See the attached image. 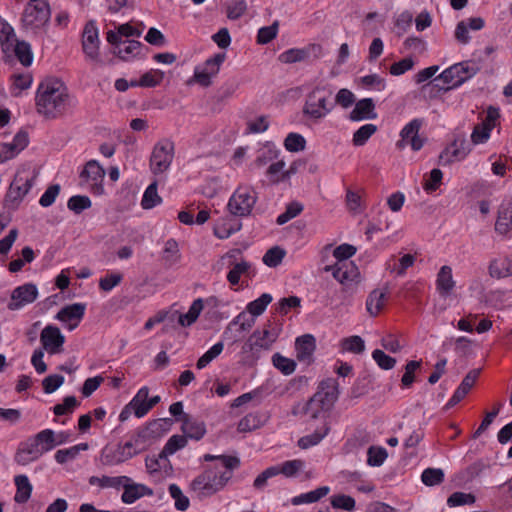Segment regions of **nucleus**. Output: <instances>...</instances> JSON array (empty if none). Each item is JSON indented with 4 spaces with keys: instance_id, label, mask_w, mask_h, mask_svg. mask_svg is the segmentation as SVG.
<instances>
[{
    "instance_id": "nucleus-1",
    "label": "nucleus",
    "mask_w": 512,
    "mask_h": 512,
    "mask_svg": "<svg viewBox=\"0 0 512 512\" xmlns=\"http://www.w3.org/2000/svg\"><path fill=\"white\" fill-rule=\"evenodd\" d=\"M204 460L212 463L207 465L194 480L202 496L211 495L223 489L232 478L234 470L240 466V459L231 455L206 454Z\"/></svg>"
},
{
    "instance_id": "nucleus-2",
    "label": "nucleus",
    "mask_w": 512,
    "mask_h": 512,
    "mask_svg": "<svg viewBox=\"0 0 512 512\" xmlns=\"http://www.w3.org/2000/svg\"><path fill=\"white\" fill-rule=\"evenodd\" d=\"M480 71V67L473 61H462L455 63L445 69L440 75L433 78L423 86V92L431 96L444 94L454 88L461 86Z\"/></svg>"
},
{
    "instance_id": "nucleus-3",
    "label": "nucleus",
    "mask_w": 512,
    "mask_h": 512,
    "mask_svg": "<svg viewBox=\"0 0 512 512\" xmlns=\"http://www.w3.org/2000/svg\"><path fill=\"white\" fill-rule=\"evenodd\" d=\"M339 396V383L327 378L320 382L317 392L306 404V413L311 419H328V413Z\"/></svg>"
},
{
    "instance_id": "nucleus-4",
    "label": "nucleus",
    "mask_w": 512,
    "mask_h": 512,
    "mask_svg": "<svg viewBox=\"0 0 512 512\" xmlns=\"http://www.w3.org/2000/svg\"><path fill=\"white\" fill-rule=\"evenodd\" d=\"M51 17L48 3H27L21 17V23L25 30L37 33L45 27Z\"/></svg>"
},
{
    "instance_id": "nucleus-5",
    "label": "nucleus",
    "mask_w": 512,
    "mask_h": 512,
    "mask_svg": "<svg viewBox=\"0 0 512 512\" xmlns=\"http://www.w3.org/2000/svg\"><path fill=\"white\" fill-rule=\"evenodd\" d=\"M256 199V193L251 186L240 185L231 195L228 201V209L234 216H247L251 213Z\"/></svg>"
},
{
    "instance_id": "nucleus-6",
    "label": "nucleus",
    "mask_w": 512,
    "mask_h": 512,
    "mask_svg": "<svg viewBox=\"0 0 512 512\" xmlns=\"http://www.w3.org/2000/svg\"><path fill=\"white\" fill-rule=\"evenodd\" d=\"M356 98H307L304 114L310 119L325 117L338 103L344 108L350 107Z\"/></svg>"
},
{
    "instance_id": "nucleus-7",
    "label": "nucleus",
    "mask_w": 512,
    "mask_h": 512,
    "mask_svg": "<svg viewBox=\"0 0 512 512\" xmlns=\"http://www.w3.org/2000/svg\"><path fill=\"white\" fill-rule=\"evenodd\" d=\"M282 332V324L276 321H268L262 330H255L250 338V350L254 352L268 351L277 341Z\"/></svg>"
},
{
    "instance_id": "nucleus-8",
    "label": "nucleus",
    "mask_w": 512,
    "mask_h": 512,
    "mask_svg": "<svg viewBox=\"0 0 512 512\" xmlns=\"http://www.w3.org/2000/svg\"><path fill=\"white\" fill-rule=\"evenodd\" d=\"M174 158V144L168 139L158 141L152 150L149 167L153 174L166 172Z\"/></svg>"
},
{
    "instance_id": "nucleus-9",
    "label": "nucleus",
    "mask_w": 512,
    "mask_h": 512,
    "mask_svg": "<svg viewBox=\"0 0 512 512\" xmlns=\"http://www.w3.org/2000/svg\"><path fill=\"white\" fill-rule=\"evenodd\" d=\"M325 270L331 272L334 279L347 288L357 285L361 280L359 268L353 261H336Z\"/></svg>"
},
{
    "instance_id": "nucleus-10",
    "label": "nucleus",
    "mask_w": 512,
    "mask_h": 512,
    "mask_svg": "<svg viewBox=\"0 0 512 512\" xmlns=\"http://www.w3.org/2000/svg\"><path fill=\"white\" fill-rule=\"evenodd\" d=\"M499 118V109L493 106L488 107L485 118L479 124L475 125L472 130L470 136L471 142L474 145L486 143L491 136L492 130L496 127Z\"/></svg>"
},
{
    "instance_id": "nucleus-11",
    "label": "nucleus",
    "mask_w": 512,
    "mask_h": 512,
    "mask_svg": "<svg viewBox=\"0 0 512 512\" xmlns=\"http://www.w3.org/2000/svg\"><path fill=\"white\" fill-rule=\"evenodd\" d=\"M104 176L105 171L103 167L96 160H90L80 172L79 178L81 185L88 186L94 194H101Z\"/></svg>"
},
{
    "instance_id": "nucleus-12",
    "label": "nucleus",
    "mask_w": 512,
    "mask_h": 512,
    "mask_svg": "<svg viewBox=\"0 0 512 512\" xmlns=\"http://www.w3.org/2000/svg\"><path fill=\"white\" fill-rule=\"evenodd\" d=\"M38 114L46 119H55L71 108L69 98H35Z\"/></svg>"
},
{
    "instance_id": "nucleus-13",
    "label": "nucleus",
    "mask_w": 512,
    "mask_h": 512,
    "mask_svg": "<svg viewBox=\"0 0 512 512\" xmlns=\"http://www.w3.org/2000/svg\"><path fill=\"white\" fill-rule=\"evenodd\" d=\"M422 122L419 119H413L407 123L400 131V140L397 141L396 147L400 150L406 146H410L413 151L422 149L425 139L419 136V130Z\"/></svg>"
},
{
    "instance_id": "nucleus-14",
    "label": "nucleus",
    "mask_w": 512,
    "mask_h": 512,
    "mask_svg": "<svg viewBox=\"0 0 512 512\" xmlns=\"http://www.w3.org/2000/svg\"><path fill=\"white\" fill-rule=\"evenodd\" d=\"M38 297V289L33 283H25L13 289L7 308L17 311L33 303Z\"/></svg>"
},
{
    "instance_id": "nucleus-15",
    "label": "nucleus",
    "mask_w": 512,
    "mask_h": 512,
    "mask_svg": "<svg viewBox=\"0 0 512 512\" xmlns=\"http://www.w3.org/2000/svg\"><path fill=\"white\" fill-rule=\"evenodd\" d=\"M138 454L134 449V444L127 441L122 445H118L115 449L105 448L101 454V462L105 466H115L121 464Z\"/></svg>"
},
{
    "instance_id": "nucleus-16",
    "label": "nucleus",
    "mask_w": 512,
    "mask_h": 512,
    "mask_svg": "<svg viewBox=\"0 0 512 512\" xmlns=\"http://www.w3.org/2000/svg\"><path fill=\"white\" fill-rule=\"evenodd\" d=\"M99 31L94 20L88 21L82 33V48L85 55L96 61L99 58Z\"/></svg>"
},
{
    "instance_id": "nucleus-17",
    "label": "nucleus",
    "mask_w": 512,
    "mask_h": 512,
    "mask_svg": "<svg viewBox=\"0 0 512 512\" xmlns=\"http://www.w3.org/2000/svg\"><path fill=\"white\" fill-rule=\"evenodd\" d=\"M42 456L38 444L34 436L28 437L26 440L19 443L14 461L21 466H26L31 462L37 461Z\"/></svg>"
},
{
    "instance_id": "nucleus-18",
    "label": "nucleus",
    "mask_w": 512,
    "mask_h": 512,
    "mask_svg": "<svg viewBox=\"0 0 512 512\" xmlns=\"http://www.w3.org/2000/svg\"><path fill=\"white\" fill-rule=\"evenodd\" d=\"M225 58V53H217L207 59L202 70L198 68L194 70V82L199 83L201 86H209L211 84V77L218 73L219 67Z\"/></svg>"
},
{
    "instance_id": "nucleus-19",
    "label": "nucleus",
    "mask_w": 512,
    "mask_h": 512,
    "mask_svg": "<svg viewBox=\"0 0 512 512\" xmlns=\"http://www.w3.org/2000/svg\"><path fill=\"white\" fill-rule=\"evenodd\" d=\"M40 342L49 354H57L62 350L65 337L57 326L47 325L41 331Z\"/></svg>"
},
{
    "instance_id": "nucleus-20",
    "label": "nucleus",
    "mask_w": 512,
    "mask_h": 512,
    "mask_svg": "<svg viewBox=\"0 0 512 512\" xmlns=\"http://www.w3.org/2000/svg\"><path fill=\"white\" fill-rule=\"evenodd\" d=\"M495 231L499 235L511 238L512 236V197L502 201L498 208Z\"/></svg>"
},
{
    "instance_id": "nucleus-21",
    "label": "nucleus",
    "mask_w": 512,
    "mask_h": 512,
    "mask_svg": "<svg viewBox=\"0 0 512 512\" xmlns=\"http://www.w3.org/2000/svg\"><path fill=\"white\" fill-rule=\"evenodd\" d=\"M85 311L86 304L73 303L61 308L55 318L62 323H66L68 329L71 331L80 324L85 315Z\"/></svg>"
},
{
    "instance_id": "nucleus-22",
    "label": "nucleus",
    "mask_w": 512,
    "mask_h": 512,
    "mask_svg": "<svg viewBox=\"0 0 512 512\" xmlns=\"http://www.w3.org/2000/svg\"><path fill=\"white\" fill-rule=\"evenodd\" d=\"M470 149L464 142L454 141L440 153L439 161L442 165H448L454 162L463 161L468 154Z\"/></svg>"
},
{
    "instance_id": "nucleus-23",
    "label": "nucleus",
    "mask_w": 512,
    "mask_h": 512,
    "mask_svg": "<svg viewBox=\"0 0 512 512\" xmlns=\"http://www.w3.org/2000/svg\"><path fill=\"white\" fill-rule=\"evenodd\" d=\"M456 282L453 279L452 268L448 265H443L436 276L435 286L438 294L447 298L450 296L455 288Z\"/></svg>"
},
{
    "instance_id": "nucleus-24",
    "label": "nucleus",
    "mask_w": 512,
    "mask_h": 512,
    "mask_svg": "<svg viewBox=\"0 0 512 512\" xmlns=\"http://www.w3.org/2000/svg\"><path fill=\"white\" fill-rule=\"evenodd\" d=\"M36 96H68V89L61 79L50 76L41 81Z\"/></svg>"
},
{
    "instance_id": "nucleus-25",
    "label": "nucleus",
    "mask_w": 512,
    "mask_h": 512,
    "mask_svg": "<svg viewBox=\"0 0 512 512\" xmlns=\"http://www.w3.org/2000/svg\"><path fill=\"white\" fill-rule=\"evenodd\" d=\"M34 184L33 178H23L16 176L10 185L8 193L6 195V201L12 203H19L26 194L30 191Z\"/></svg>"
},
{
    "instance_id": "nucleus-26",
    "label": "nucleus",
    "mask_w": 512,
    "mask_h": 512,
    "mask_svg": "<svg viewBox=\"0 0 512 512\" xmlns=\"http://www.w3.org/2000/svg\"><path fill=\"white\" fill-rule=\"evenodd\" d=\"M321 426L317 427L313 433L302 436L298 439L297 445L301 449H308L318 445L330 432V425L327 418L320 419Z\"/></svg>"
},
{
    "instance_id": "nucleus-27",
    "label": "nucleus",
    "mask_w": 512,
    "mask_h": 512,
    "mask_svg": "<svg viewBox=\"0 0 512 512\" xmlns=\"http://www.w3.org/2000/svg\"><path fill=\"white\" fill-rule=\"evenodd\" d=\"M242 227L240 220L235 217H222L214 224V235L219 239H227Z\"/></svg>"
},
{
    "instance_id": "nucleus-28",
    "label": "nucleus",
    "mask_w": 512,
    "mask_h": 512,
    "mask_svg": "<svg viewBox=\"0 0 512 512\" xmlns=\"http://www.w3.org/2000/svg\"><path fill=\"white\" fill-rule=\"evenodd\" d=\"M316 348L315 338L311 334H304L296 338L295 350L299 361H308L311 359Z\"/></svg>"
},
{
    "instance_id": "nucleus-29",
    "label": "nucleus",
    "mask_w": 512,
    "mask_h": 512,
    "mask_svg": "<svg viewBox=\"0 0 512 512\" xmlns=\"http://www.w3.org/2000/svg\"><path fill=\"white\" fill-rule=\"evenodd\" d=\"M376 118L375 105L372 98H361L350 113V119L353 121H362Z\"/></svg>"
},
{
    "instance_id": "nucleus-30",
    "label": "nucleus",
    "mask_w": 512,
    "mask_h": 512,
    "mask_svg": "<svg viewBox=\"0 0 512 512\" xmlns=\"http://www.w3.org/2000/svg\"><path fill=\"white\" fill-rule=\"evenodd\" d=\"M489 274L493 278L501 279L512 275V258L509 256H499L491 261L489 265Z\"/></svg>"
},
{
    "instance_id": "nucleus-31",
    "label": "nucleus",
    "mask_w": 512,
    "mask_h": 512,
    "mask_svg": "<svg viewBox=\"0 0 512 512\" xmlns=\"http://www.w3.org/2000/svg\"><path fill=\"white\" fill-rule=\"evenodd\" d=\"M14 484L16 486V493L14 501L18 504H25L31 497L33 486L27 475L20 474L14 477Z\"/></svg>"
},
{
    "instance_id": "nucleus-32",
    "label": "nucleus",
    "mask_w": 512,
    "mask_h": 512,
    "mask_svg": "<svg viewBox=\"0 0 512 512\" xmlns=\"http://www.w3.org/2000/svg\"><path fill=\"white\" fill-rule=\"evenodd\" d=\"M120 106L126 109H135L134 114H137L138 111L162 109L164 104L162 103L161 99L158 98H138L137 100H130L126 98V101L122 102Z\"/></svg>"
},
{
    "instance_id": "nucleus-33",
    "label": "nucleus",
    "mask_w": 512,
    "mask_h": 512,
    "mask_svg": "<svg viewBox=\"0 0 512 512\" xmlns=\"http://www.w3.org/2000/svg\"><path fill=\"white\" fill-rule=\"evenodd\" d=\"M149 389L144 386L141 387L136 395L129 402L130 407L133 408V413L136 417H144L150 410L148 406Z\"/></svg>"
},
{
    "instance_id": "nucleus-34",
    "label": "nucleus",
    "mask_w": 512,
    "mask_h": 512,
    "mask_svg": "<svg viewBox=\"0 0 512 512\" xmlns=\"http://www.w3.org/2000/svg\"><path fill=\"white\" fill-rule=\"evenodd\" d=\"M285 166V162L278 159L269 165L266 171V176L272 184H278L290 179L291 172L286 170Z\"/></svg>"
},
{
    "instance_id": "nucleus-35",
    "label": "nucleus",
    "mask_w": 512,
    "mask_h": 512,
    "mask_svg": "<svg viewBox=\"0 0 512 512\" xmlns=\"http://www.w3.org/2000/svg\"><path fill=\"white\" fill-rule=\"evenodd\" d=\"M168 317L171 319V321H173L175 319V317H177L178 323L183 327L190 326V325H192V305L189 307V309L187 310V312L184 315L178 314V311L170 312V311L161 310V311L157 312V314L155 316L150 317V318L156 325V324L164 322L166 320V318H168Z\"/></svg>"
},
{
    "instance_id": "nucleus-36",
    "label": "nucleus",
    "mask_w": 512,
    "mask_h": 512,
    "mask_svg": "<svg viewBox=\"0 0 512 512\" xmlns=\"http://www.w3.org/2000/svg\"><path fill=\"white\" fill-rule=\"evenodd\" d=\"M88 482L90 485H96L102 489L114 488L116 490H119L121 488V485H124L125 482H131V478L128 476H91Z\"/></svg>"
},
{
    "instance_id": "nucleus-37",
    "label": "nucleus",
    "mask_w": 512,
    "mask_h": 512,
    "mask_svg": "<svg viewBox=\"0 0 512 512\" xmlns=\"http://www.w3.org/2000/svg\"><path fill=\"white\" fill-rule=\"evenodd\" d=\"M330 488L328 486H321L312 491L302 493L291 499L293 505L310 504L318 502L320 499L328 495Z\"/></svg>"
},
{
    "instance_id": "nucleus-38",
    "label": "nucleus",
    "mask_w": 512,
    "mask_h": 512,
    "mask_svg": "<svg viewBox=\"0 0 512 512\" xmlns=\"http://www.w3.org/2000/svg\"><path fill=\"white\" fill-rule=\"evenodd\" d=\"M10 52H13L18 61L23 66H30L33 61V54L31 50V46L26 41H19L15 39L13 41V47L10 50Z\"/></svg>"
},
{
    "instance_id": "nucleus-39",
    "label": "nucleus",
    "mask_w": 512,
    "mask_h": 512,
    "mask_svg": "<svg viewBox=\"0 0 512 512\" xmlns=\"http://www.w3.org/2000/svg\"><path fill=\"white\" fill-rule=\"evenodd\" d=\"M143 44L136 40H123L117 50L114 51L116 55L122 60H130L140 54Z\"/></svg>"
},
{
    "instance_id": "nucleus-40",
    "label": "nucleus",
    "mask_w": 512,
    "mask_h": 512,
    "mask_svg": "<svg viewBox=\"0 0 512 512\" xmlns=\"http://www.w3.org/2000/svg\"><path fill=\"white\" fill-rule=\"evenodd\" d=\"M251 263L245 260L235 263L227 273V281L231 286H237L242 276L250 277Z\"/></svg>"
},
{
    "instance_id": "nucleus-41",
    "label": "nucleus",
    "mask_w": 512,
    "mask_h": 512,
    "mask_svg": "<svg viewBox=\"0 0 512 512\" xmlns=\"http://www.w3.org/2000/svg\"><path fill=\"white\" fill-rule=\"evenodd\" d=\"M364 350L365 342L358 335L345 337L340 340L339 351L341 353L361 354Z\"/></svg>"
},
{
    "instance_id": "nucleus-42",
    "label": "nucleus",
    "mask_w": 512,
    "mask_h": 512,
    "mask_svg": "<svg viewBox=\"0 0 512 512\" xmlns=\"http://www.w3.org/2000/svg\"><path fill=\"white\" fill-rule=\"evenodd\" d=\"M272 300L273 297L271 294L263 293L257 299L250 301L246 305V312L254 318H257L265 312Z\"/></svg>"
},
{
    "instance_id": "nucleus-43",
    "label": "nucleus",
    "mask_w": 512,
    "mask_h": 512,
    "mask_svg": "<svg viewBox=\"0 0 512 512\" xmlns=\"http://www.w3.org/2000/svg\"><path fill=\"white\" fill-rule=\"evenodd\" d=\"M265 419L260 412H252L240 419L237 429L239 432H250L263 425Z\"/></svg>"
},
{
    "instance_id": "nucleus-44",
    "label": "nucleus",
    "mask_w": 512,
    "mask_h": 512,
    "mask_svg": "<svg viewBox=\"0 0 512 512\" xmlns=\"http://www.w3.org/2000/svg\"><path fill=\"white\" fill-rule=\"evenodd\" d=\"M87 449V443H80L69 448L60 449L54 454V459L59 464H65L68 461L74 460L81 451H85Z\"/></svg>"
},
{
    "instance_id": "nucleus-45",
    "label": "nucleus",
    "mask_w": 512,
    "mask_h": 512,
    "mask_svg": "<svg viewBox=\"0 0 512 512\" xmlns=\"http://www.w3.org/2000/svg\"><path fill=\"white\" fill-rule=\"evenodd\" d=\"M278 471V475L282 474L287 478L295 477L305 467V462L301 459H293L282 462L279 465H274Z\"/></svg>"
},
{
    "instance_id": "nucleus-46",
    "label": "nucleus",
    "mask_w": 512,
    "mask_h": 512,
    "mask_svg": "<svg viewBox=\"0 0 512 512\" xmlns=\"http://www.w3.org/2000/svg\"><path fill=\"white\" fill-rule=\"evenodd\" d=\"M188 437H192L191 434L187 435H173L171 436L165 446L162 449V458L173 455L180 449L184 448L188 443Z\"/></svg>"
},
{
    "instance_id": "nucleus-47",
    "label": "nucleus",
    "mask_w": 512,
    "mask_h": 512,
    "mask_svg": "<svg viewBox=\"0 0 512 512\" xmlns=\"http://www.w3.org/2000/svg\"><path fill=\"white\" fill-rule=\"evenodd\" d=\"M157 187V181H154L145 189L141 200L143 209H152L162 202V198L158 195Z\"/></svg>"
},
{
    "instance_id": "nucleus-48",
    "label": "nucleus",
    "mask_w": 512,
    "mask_h": 512,
    "mask_svg": "<svg viewBox=\"0 0 512 512\" xmlns=\"http://www.w3.org/2000/svg\"><path fill=\"white\" fill-rule=\"evenodd\" d=\"M386 300V294L380 290L372 291L366 300V309L372 316L379 314Z\"/></svg>"
},
{
    "instance_id": "nucleus-49",
    "label": "nucleus",
    "mask_w": 512,
    "mask_h": 512,
    "mask_svg": "<svg viewBox=\"0 0 512 512\" xmlns=\"http://www.w3.org/2000/svg\"><path fill=\"white\" fill-rule=\"evenodd\" d=\"M164 78V73L158 69H152L141 76L137 81H131V86L155 87L160 84Z\"/></svg>"
},
{
    "instance_id": "nucleus-50",
    "label": "nucleus",
    "mask_w": 512,
    "mask_h": 512,
    "mask_svg": "<svg viewBox=\"0 0 512 512\" xmlns=\"http://www.w3.org/2000/svg\"><path fill=\"white\" fill-rule=\"evenodd\" d=\"M15 34L13 28L4 20L0 19V41L1 48L5 54H8L13 47Z\"/></svg>"
},
{
    "instance_id": "nucleus-51",
    "label": "nucleus",
    "mask_w": 512,
    "mask_h": 512,
    "mask_svg": "<svg viewBox=\"0 0 512 512\" xmlns=\"http://www.w3.org/2000/svg\"><path fill=\"white\" fill-rule=\"evenodd\" d=\"M279 156V150L272 144H267L258 150L256 157L257 166H264L275 162Z\"/></svg>"
},
{
    "instance_id": "nucleus-52",
    "label": "nucleus",
    "mask_w": 512,
    "mask_h": 512,
    "mask_svg": "<svg viewBox=\"0 0 512 512\" xmlns=\"http://www.w3.org/2000/svg\"><path fill=\"white\" fill-rule=\"evenodd\" d=\"M387 457L388 453L384 447L372 445L367 450V465L379 467L385 462Z\"/></svg>"
},
{
    "instance_id": "nucleus-53",
    "label": "nucleus",
    "mask_w": 512,
    "mask_h": 512,
    "mask_svg": "<svg viewBox=\"0 0 512 512\" xmlns=\"http://www.w3.org/2000/svg\"><path fill=\"white\" fill-rule=\"evenodd\" d=\"M272 364L273 366L279 370L284 375H291L296 370V362L291 359L287 358L280 353H275L272 356Z\"/></svg>"
},
{
    "instance_id": "nucleus-54",
    "label": "nucleus",
    "mask_w": 512,
    "mask_h": 512,
    "mask_svg": "<svg viewBox=\"0 0 512 512\" xmlns=\"http://www.w3.org/2000/svg\"><path fill=\"white\" fill-rule=\"evenodd\" d=\"M38 447L43 454L53 450L54 447V438H53V430L52 429H43L40 432L33 435Z\"/></svg>"
},
{
    "instance_id": "nucleus-55",
    "label": "nucleus",
    "mask_w": 512,
    "mask_h": 512,
    "mask_svg": "<svg viewBox=\"0 0 512 512\" xmlns=\"http://www.w3.org/2000/svg\"><path fill=\"white\" fill-rule=\"evenodd\" d=\"M421 360L408 361L404 367V373L401 378V387L410 388L415 381V373L421 367Z\"/></svg>"
},
{
    "instance_id": "nucleus-56",
    "label": "nucleus",
    "mask_w": 512,
    "mask_h": 512,
    "mask_svg": "<svg viewBox=\"0 0 512 512\" xmlns=\"http://www.w3.org/2000/svg\"><path fill=\"white\" fill-rule=\"evenodd\" d=\"M444 477V472L440 468H426L421 473L422 483L429 487L441 484Z\"/></svg>"
},
{
    "instance_id": "nucleus-57",
    "label": "nucleus",
    "mask_w": 512,
    "mask_h": 512,
    "mask_svg": "<svg viewBox=\"0 0 512 512\" xmlns=\"http://www.w3.org/2000/svg\"><path fill=\"white\" fill-rule=\"evenodd\" d=\"M330 504L334 509H342L348 512L354 511L356 507L355 499L345 494H333L330 497Z\"/></svg>"
},
{
    "instance_id": "nucleus-58",
    "label": "nucleus",
    "mask_w": 512,
    "mask_h": 512,
    "mask_svg": "<svg viewBox=\"0 0 512 512\" xmlns=\"http://www.w3.org/2000/svg\"><path fill=\"white\" fill-rule=\"evenodd\" d=\"M285 255L286 252L283 248L279 246H274L266 251L262 258V261L266 266L275 268L279 264H281Z\"/></svg>"
},
{
    "instance_id": "nucleus-59",
    "label": "nucleus",
    "mask_w": 512,
    "mask_h": 512,
    "mask_svg": "<svg viewBox=\"0 0 512 512\" xmlns=\"http://www.w3.org/2000/svg\"><path fill=\"white\" fill-rule=\"evenodd\" d=\"M224 345L222 342H217L211 346L197 361V368L203 369L208 366L214 359H216L223 351Z\"/></svg>"
},
{
    "instance_id": "nucleus-60",
    "label": "nucleus",
    "mask_w": 512,
    "mask_h": 512,
    "mask_svg": "<svg viewBox=\"0 0 512 512\" xmlns=\"http://www.w3.org/2000/svg\"><path fill=\"white\" fill-rule=\"evenodd\" d=\"M284 147L289 152H300L305 149L306 140L301 134L291 132L284 140Z\"/></svg>"
},
{
    "instance_id": "nucleus-61",
    "label": "nucleus",
    "mask_w": 512,
    "mask_h": 512,
    "mask_svg": "<svg viewBox=\"0 0 512 512\" xmlns=\"http://www.w3.org/2000/svg\"><path fill=\"white\" fill-rule=\"evenodd\" d=\"M476 501V497L471 493L454 492L447 498V506L450 508L473 505Z\"/></svg>"
},
{
    "instance_id": "nucleus-62",
    "label": "nucleus",
    "mask_w": 512,
    "mask_h": 512,
    "mask_svg": "<svg viewBox=\"0 0 512 512\" xmlns=\"http://www.w3.org/2000/svg\"><path fill=\"white\" fill-rule=\"evenodd\" d=\"M309 56L306 49L291 48L279 55V61L282 63H296L305 60Z\"/></svg>"
},
{
    "instance_id": "nucleus-63",
    "label": "nucleus",
    "mask_w": 512,
    "mask_h": 512,
    "mask_svg": "<svg viewBox=\"0 0 512 512\" xmlns=\"http://www.w3.org/2000/svg\"><path fill=\"white\" fill-rule=\"evenodd\" d=\"M91 205L90 198L84 195H74L70 197L67 202L68 209L76 214H80L84 210L89 209Z\"/></svg>"
},
{
    "instance_id": "nucleus-64",
    "label": "nucleus",
    "mask_w": 512,
    "mask_h": 512,
    "mask_svg": "<svg viewBox=\"0 0 512 512\" xmlns=\"http://www.w3.org/2000/svg\"><path fill=\"white\" fill-rule=\"evenodd\" d=\"M377 127L374 124H365L356 130L353 134V144L363 146L368 139L376 132Z\"/></svg>"
}]
</instances>
